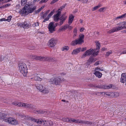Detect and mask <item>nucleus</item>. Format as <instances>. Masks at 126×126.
I'll use <instances>...</instances> for the list:
<instances>
[{
    "label": "nucleus",
    "instance_id": "5",
    "mask_svg": "<svg viewBox=\"0 0 126 126\" xmlns=\"http://www.w3.org/2000/svg\"><path fill=\"white\" fill-rule=\"evenodd\" d=\"M18 66L20 72L24 76H26L28 72V69L25 63L24 62H21L18 63Z\"/></svg>",
    "mask_w": 126,
    "mask_h": 126
},
{
    "label": "nucleus",
    "instance_id": "33",
    "mask_svg": "<svg viewBox=\"0 0 126 126\" xmlns=\"http://www.w3.org/2000/svg\"><path fill=\"white\" fill-rule=\"evenodd\" d=\"M69 118H63L62 120V121L64 122H69Z\"/></svg>",
    "mask_w": 126,
    "mask_h": 126
},
{
    "label": "nucleus",
    "instance_id": "49",
    "mask_svg": "<svg viewBox=\"0 0 126 126\" xmlns=\"http://www.w3.org/2000/svg\"><path fill=\"white\" fill-rule=\"evenodd\" d=\"M119 95V94L117 92H115L114 93V96L115 97H117Z\"/></svg>",
    "mask_w": 126,
    "mask_h": 126
},
{
    "label": "nucleus",
    "instance_id": "9",
    "mask_svg": "<svg viewBox=\"0 0 126 126\" xmlns=\"http://www.w3.org/2000/svg\"><path fill=\"white\" fill-rule=\"evenodd\" d=\"M50 57H42L41 56H34V58L36 60H39L43 61H49Z\"/></svg>",
    "mask_w": 126,
    "mask_h": 126
},
{
    "label": "nucleus",
    "instance_id": "29",
    "mask_svg": "<svg viewBox=\"0 0 126 126\" xmlns=\"http://www.w3.org/2000/svg\"><path fill=\"white\" fill-rule=\"evenodd\" d=\"M112 84H110L108 86L104 85V89H109L111 88Z\"/></svg>",
    "mask_w": 126,
    "mask_h": 126
},
{
    "label": "nucleus",
    "instance_id": "21",
    "mask_svg": "<svg viewBox=\"0 0 126 126\" xmlns=\"http://www.w3.org/2000/svg\"><path fill=\"white\" fill-rule=\"evenodd\" d=\"M65 21L63 20H61L60 21V22L58 23H56L55 24H54V26L55 27V28L58 25L61 26L62 25Z\"/></svg>",
    "mask_w": 126,
    "mask_h": 126
},
{
    "label": "nucleus",
    "instance_id": "24",
    "mask_svg": "<svg viewBox=\"0 0 126 126\" xmlns=\"http://www.w3.org/2000/svg\"><path fill=\"white\" fill-rule=\"evenodd\" d=\"M37 112L38 113L40 114H44L46 112L45 111L42 110H35L34 111V112L35 113H36V112Z\"/></svg>",
    "mask_w": 126,
    "mask_h": 126
},
{
    "label": "nucleus",
    "instance_id": "52",
    "mask_svg": "<svg viewBox=\"0 0 126 126\" xmlns=\"http://www.w3.org/2000/svg\"><path fill=\"white\" fill-rule=\"evenodd\" d=\"M105 8H102L100 9L99 10V11L101 12H104Z\"/></svg>",
    "mask_w": 126,
    "mask_h": 126
},
{
    "label": "nucleus",
    "instance_id": "2",
    "mask_svg": "<svg viewBox=\"0 0 126 126\" xmlns=\"http://www.w3.org/2000/svg\"><path fill=\"white\" fill-rule=\"evenodd\" d=\"M6 115L4 113L0 112V119H3L5 122L12 125H16L18 124L17 120L11 117H5Z\"/></svg>",
    "mask_w": 126,
    "mask_h": 126
},
{
    "label": "nucleus",
    "instance_id": "57",
    "mask_svg": "<svg viewBox=\"0 0 126 126\" xmlns=\"http://www.w3.org/2000/svg\"><path fill=\"white\" fill-rule=\"evenodd\" d=\"M99 62L101 63V62L100 61H97L94 64V65H97L99 64Z\"/></svg>",
    "mask_w": 126,
    "mask_h": 126
},
{
    "label": "nucleus",
    "instance_id": "18",
    "mask_svg": "<svg viewBox=\"0 0 126 126\" xmlns=\"http://www.w3.org/2000/svg\"><path fill=\"white\" fill-rule=\"evenodd\" d=\"M94 74L99 78H101L102 75V74L98 71H95Z\"/></svg>",
    "mask_w": 126,
    "mask_h": 126
},
{
    "label": "nucleus",
    "instance_id": "59",
    "mask_svg": "<svg viewBox=\"0 0 126 126\" xmlns=\"http://www.w3.org/2000/svg\"><path fill=\"white\" fill-rule=\"evenodd\" d=\"M77 28H75L73 32L74 33H77Z\"/></svg>",
    "mask_w": 126,
    "mask_h": 126
},
{
    "label": "nucleus",
    "instance_id": "6",
    "mask_svg": "<svg viewBox=\"0 0 126 126\" xmlns=\"http://www.w3.org/2000/svg\"><path fill=\"white\" fill-rule=\"evenodd\" d=\"M84 36V34H81L79 36V38L78 39H76L72 41L71 43V45L72 46H74L78 44H81L82 43L84 42L83 39Z\"/></svg>",
    "mask_w": 126,
    "mask_h": 126
},
{
    "label": "nucleus",
    "instance_id": "47",
    "mask_svg": "<svg viewBox=\"0 0 126 126\" xmlns=\"http://www.w3.org/2000/svg\"><path fill=\"white\" fill-rule=\"evenodd\" d=\"M12 18V16H9L8 17L6 20L8 22H9L11 20Z\"/></svg>",
    "mask_w": 126,
    "mask_h": 126
},
{
    "label": "nucleus",
    "instance_id": "50",
    "mask_svg": "<svg viewBox=\"0 0 126 126\" xmlns=\"http://www.w3.org/2000/svg\"><path fill=\"white\" fill-rule=\"evenodd\" d=\"M58 0H53L50 2V4H52L57 1Z\"/></svg>",
    "mask_w": 126,
    "mask_h": 126
},
{
    "label": "nucleus",
    "instance_id": "28",
    "mask_svg": "<svg viewBox=\"0 0 126 126\" xmlns=\"http://www.w3.org/2000/svg\"><path fill=\"white\" fill-rule=\"evenodd\" d=\"M22 102L19 103L17 102H15L12 103V104L14 105L18 106L21 107Z\"/></svg>",
    "mask_w": 126,
    "mask_h": 126
},
{
    "label": "nucleus",
    "instance_id": "14",
    "mask_svg": "<svg viewBox=\"0 0 126 126\" xmlns=\"http://www.w3.org/2000/svg\"><path fill=\"white\" fill-rule=\"evenodd\" d=\"M74 18V16H73L72 14L69 16L68 21V23L69 25H70L72 23Z\"/></svg>",
    "mask_w": 126,
    "mask_h": 126
},
{
    "label": "nucleus",
    "instance_id": "1",
    "mask_svg": "<svg viewBox=\"0 0 126 126\" xmlns=\"http://www.w3.org/2000/svg\"><path fill=\"white\" fill-rule=\"evenodd\" d=\"M30 5L26 4L22 10L19 11V13L22 15H27L29 13H32L36 9L35 6L33 8L31 7Z\"/></svg>",
    "mask_w": 126,
    "mask_h": 126
},
{
    "label": "nucleus",
    "instance_id": "45",
    "mask_svg": "<svg viewBox=\"0 0 126 126\" xmlns=\"http://www.w3.org/2000/svg\"><path fill=\"white\" fill-rule=\"evenodd\" d=\"M121 82V83H124L126 81V79H124L122 78H121L120 79Z\"/></svg>",
    "mask_w": 126,
    "mask_h": 126
},
{
    "label": "nucleus",
    "instance_id": "36",
    "mask_svg": "<svg viewBox=\"0 0 126 126\" xmlns=\"http://www.w3.org/2000/svg\"><path fill=\"white\" fill-rule=\"evenodd\" d=\"M7 59L6 56H4L1 55H0V62H1L3 61L4 59L5 58Z\"/></svg>",
    "mask_w": 126,
    "mask_h": 126
},
{
    "label": "nucleus",
    "instance_id": "62",
    "mask_svg": "<svg viewBox=\"0 0 126 126\" xmlns=\"http://www.w3.org/2000/svg\"><path fill=\"white\" fill-rule=\"evenodd\" d=\"M6 20V19H5V18H2L0 19V21H5Z\"/></svg>",
    "mask_w": 126,
    "mask_h": 126
},
{
    "label": "nucleus",
    "instance_id": "48",
    "mask_svg": "<svg viewBox=\"0 0 126 126\" xmlns=\"http://www.w3.org/2000/svg\"><path fill=\"white\" fill-rule=\"evenodd\" d=\"M66 5V4H63L62 6L60 8H59L58 9H60V10H62L63 9L65 8Z\"/></svg>",
    "mask_w": 126,
    "mask_h": 126
},
{
    "label": "nucleus",
    "instance_id": "44",
    "mask_svg": "<svg viewBox=\"0 0 126 126\" xmlns=\"http://www.w3.org/2000/svg\"><path fill=\"white\" fill-rule=\"evenodd\" d=\"M122 78L124 79H126V73H123L121 74V77Z\"/></svg>",
    "mask_w": 126,
    "mask_h": 126
},
{
    "label": "nucleus",
    "instance_id": "19",
    "mask_svg": "<svg viewBox=\"0 0 126 126\" xmlns=\"http://www.w3.org/2000/svg\"><path fill=\"white\" fill-rule=\"evenodd\" d=\"M92 124L91 122L86 121L82 120H80V124L91 125Z\"/></svg>",
    "mask_w": 126,
    "mask_h": 126
},
{
    "label": "nucleus",
    "instance_id": "43",
    "mask_svg": "<svg viewBox=\"0 0 126 126\" xmlns=\"http://www.w3.org/2000/svg\"><path fill=\"white\" fill-rule=\"evenodd\" d=\"M20 118L22 120H24L26 118V116L23 114H22Z\"/></svg>",
    "mask_w": 126,
    "mask_h": 126
},
{
    "label": "nucleus",
    "instance_id": "40",
    "mask_svg": "<svg viewBox=\"0 0 126 126\" xmlns=\"http://www.w3.org/2000/svg\"><path fill=\"white\" fill-rule=\"evenodd\" d=\"M54 10H53L47 16L48 17H49V18H50L52 16L54 12Z\"/></svg>",
    "mask_w": 126,
    "mask_h": 126
},
{
    "label": "nucleus",
    "instance_id": "41",
    "mask_svg": "<svg viewBox=\"0 0 126 126\" xmlns=\"http://www.w3.org/2000/svg\"><path fill=\"white\" fill-rule=\"evenodd\" d=\"M49 62H56L57 60H55L54 58H53L50 57L49 59Z\"/></svg>",
    "mask_w": 126,
    "mask_h": 126
},
{
    "label": "nucleus",
    "instance_id": "32",
    "mask_svg": "<svg viewBox=\"0 0 126 126\" xmlns=\"http://www.w3.org/2000/svg\"><path fill=\"white\" fill-rule=\"evenodd\" d=\"M67 29L66 24L64 26L61 27L59 29V30L61 31H63Z\"/></svg>",
    "mask_w": 126,
    "mask_h": 126
},
{
    "label": "nucleus",
    "instance_id": "54",
    "mask_svg": "<svg viewBox=\"0 0 126 126\" xmlns=\"http://www.w3.org/2000/svg\"><path fill=\"white\" fill-rule=\"evenodd\" d=\"M111 94V93L109 92H106V95L108 96H110Z\"/></svg>",
    "mask_w": 126,
    "mask_h": 126
},
{
    "label": "nucleus",
    "instance_id": "3",
    "mask_svg": "<svg viewBox=\"0 0 126 126\" xmlns=\"http://www.w3.org/2000/svg\"><path fill=\"white\" fill-rule=\"evenodd\" d=\"M31 120L36 123L38 124H41V125L45 126H49L53 125L52 122L50 121H46L42 119H36L33 118H31Z\"/></svg>",
    "mask_w": 126,
    "mask_h": 126
},
{
    "label": "nucleus",
    "instance_id": "63",
    "mask_svg": "<svg viewBox=\"0 0 126 126\" xmlns=\"http://www.w3.org/2000/svg\"><path fill=\"white\" fill-rule=\"evenodd\" d=\"M112 87H111V88L113 89H115L116 88V86L112 84Z\"/></svg>",
    "mask_w": 126,
    "mask_h": 126
},
{
    "label": "nucleus",
    "instance_id": "13",
    "mask_svg": "<svg viewBox=\"0 0 126 126\" xmlns=\"http://www.w3.org/2000/svg\"><path fill=\"white\" fill-rule=\"evenodd\" d=\"M80 120L75 119L73 118H69V122L71 123H76L80 124Z\"/></svg>",
    "mask_w": 126,
    "mask_h": 126
},
{
    "label": "nucleus",
    "instance_id": "46",
    "mask_svg": "<svg viewBox=\"0 0 126 126\" xmlns=\"http://www.w3.org/2000/svg\"><path fill=\"white\" fill-rule=\"evenodd\" d=\"M70 25H69V24H66V26L67 27V29L68 28L70 30H71L72 29L73 27L71 26H69Z\"/></svg>",
    "mask_w": 126,
    "mask_h": 126
},
{
    "label": "nucleus",
    "instance_id": "27",
    "mask_svg": "<svg viewBox=\"0 0 126 126\" xmlns=\"http://www.w3.org/2000/svg\"><path fill=\"white\" fill-rule=\"evenodd\" d=\"M96 43V49L99 50L100 47V44L99 42H95Z\"/></svg>",
    "mask_w": 126,
    "mask_h": 126
},
{
    "label": "nucleus",
    "instance_id": "35",
    "mask_svg": "<svg viewBox=\"0 0 126 126\" xmlns=\"http://www.w3.org/2000/svg\"><path fill=\"white\" fill-rule=\"evenodd\" d=\"M112 51L110 50L107 52H106L105 57H108L110 54L112 53Z\"/></svg>",
    "mask_w": 126,
    "mask_h": 126
},
{
    "label": "nucleus",
    "instance_id": "38",
    "mask_svg": "<svg viewBox=\"0 0 126 126\" xmlns=\"http://www.w3.org/2000/svg\"><path fill=\"white\" fill-rule=\"evenodd\" d=\"M27 0H21V5L22 6H24L27 2Z\"/></svg>",
    "mask_w": 126,
    "mask_h": 126
},
{
    "label": "nucleus",
    "instance_id": "12",
    "mask_svg": "<svg viewBox=\"0 0 126 126\" xmlns=\"http://www.w3.org/2000/svg\"><path fill=\"white\" fill-rule=\"evenodd\" d=\"M94 50L93 49H90L87 50L82 55V57H85L87 56H90L93 54Z\"/></svg>",
    "mask_w": 126,
    "mask_h": 126
},
{
    "label": "nucleus",
    "instance_id": "23",
    "mask_svg": "<svg viewBox=\"0 0 126 126\" xmlns=\"http://www.w3.org/2000/svg\"><path fill=\"white\" fill-rule=\"evenodd\" d=\"M30 104L22 103L21 107H24L26 108H29Z\"/></svg>",
    "mask_w": 126,
    "mask_h": 126
},
{
    "label": "nucleus",
    "instance_id": "8",
    "mask_svg": "<svg viewBox=\"0 0 126 126\" xmlns=\"http://www.w3.org/2000/svg\"><path fill=\"white\" fill-rule=\"evenodd\" d=\"M62 79H61V78L59 77H56L54 78H52L51 79V81L53 84L55 85H59L61 83Z\"/></svg>",
    "mask_w": 126,
    "mask_h": 126
},
{
    "label": "nucleus",
    "instance_id": "20",
    "mask_svg": "<svg viewBox=\"0 0 126 126\" xmlns=\"http://www.w3.org/2000/svg\"><path fill=\"white\" fill-rule=\"evenodd\" d=\"M36 87L37 89L41 92L42 91V89H43L44 88L43 86L40 84H38L36 86Z\"/></svg>",
    "mask_w": 126,
    "mask_h": 126
},
{
    "label": "nucleus",
    "instance_id": "31",
    "mask_svg": "<svg viewBox=\"0 0 126 126\" xmlns=\"http://www.w3.org/2000/svg\"><path fill=\"white\" fill-rule=\"evenodd\" d=\"M29 109H32V110H34V109H36V106L34 105L30 104Z\"/></svg>",
    "mask_w": 126,
    "mask_h": 126
},
{
    "label": "nucleus",
    "instance_id": "58",
    "mask_svg": "<svg viewBox=\"0 0 126 126\" xmlns=\"http://www.w3.org/2000/svg\"><path fill=\"white\" fill-rule=\"evenodd\" d=\"M100 94V92H94V94H95L96 95H98V96H100V94Z\"/></svg>",
    "mask_w": 126,
    "mask_h": 126
},
{
    "label": "nucleus",
    "instance_id": "4",
    "mask_svg": "<svg viewBox=\"0 0 126 126\" xmlns=\"http://www.w3.org/2000/svg\"><path fill=\"white\" fill-rule=\"evenodd\" d=\"M61 12L60 9H58L57 13L54 15L53 16L54 20L55 22H57L59 20L60 21L63 20L65 21L67 18V16H65L66 13H65L62 15L60 17V16L61 14Z\"/></svg>",
    "mask_w": 126,
    "mask_h": 126
},
{
    "label": "nucleus",
    "instance_id": "16",
    "mask_svg": "<svg viewBox=\"0 0 126 126\" xmlns=\"http://www.w3.org/2000/svg\"><path fill=\"white\" fill-rule=\"evenodd\" d=\"M23 28L24 29L28 28L31 26L30 23H28L26 21H25L23 23Z\"/></svg>",
    "mask_w": 126,
    "mask_h": 126
},
{
    "label": "nucleus",
    "instance_id": "60",
    "mask_svg": "<svg viewBox=\"0 0 126 126\" xmlns=\"http://www.w3.org/2000/svg\"><path fill=\"white\" fill-rule=\"evenodd\" d=\"M100 95L101 94H103L104 95H106V92H100Z\"/></svg>",
    "mask_w": 126,
    "mask_h": 126
},
{
    "label": "nucleus",
    "instance_id": "42",
    "mask_svg": "<svg viewBox=\"0 0 126 126\" xmlns=\"http://www.w3.org/2000/svg\"><path fill=\"white\" fill-rule=\"evenodd\" d=\"M101 7V5H98L94 7L93 9L92 10L93 11H94L97 9H98V8H99V7Z\"/></svg>",
    "mask_w": 126,
    "mask_h": 126
},
{
    "label": "nucleus",
    "instance_id": "53",
    "mask_svg": "<svg viewBox=\"0 0 126 126\" xmlns=\"http://www.w3.org/2000/svg\"><path fill=\"white\" fill-rule=\"evenodd\" d=\"M49 17H47L45 18L44 20L43 21V22H45L46 21H48L49 20Z\"/></svg>",
    "mask_w": 126,
    "mask_h": 126
},
{
    "label": "nucleus",
    "instance_id": "25",
    "mask_svg": "<svg viewBox=\"0 0 126 126\" xmlns=\"http://www.w3.org/2000/svg\"><path fill=\"white\" fill-rule=\"evenodd\" d=\"M94 51L92 55L93 56H97L98 53L99 51V50L96 49L94 50Z\"/></svg>",
    "mask_w": 126,
    "mask_h": 126
},
{
    "label": "nucleus",
    "instance_id": "56",
    "mask_svg": "<svg viewBox=\"0 0 126 126\" xmlns=\"http://www.w3.org/2000/svg\"><path fill=\"white\" fill-rule=\"evenodd\" d=\"M88 0H82V2L83 3H86L87 2Z\"/></svg>",
    "mask_w": 126,
    "mask_h": 126
},
{
    "label": "nucleus",
    "instance_id": "64",
    "mask_svg": "<svg viewBox=\"0 0 126 126\" xmlns=\"http://www.w3.org/2000/svg\"><path fill=\"white\" fill-rule=\"evenodd\" d=\"M121 16H122V18H123L125 17L126 16V13L125 14L121 15Z\"/></svg>",
    "mask_w": 126,
    "mask_h": 126
},
{
    "label": "nucleus",
    "instance_id": "10",
    "mask_svg": "<svg viewBox=\"0 0 126 126\" xmlns=\"http://www.w3.org/2000/svg\"><path fill=\"white\" fill-rule=\"evenodd\" d=\"M122 29H123L122 26H117L109 30V31H108L107 32L110 34L117 31H118Z\"/></svg>",
    "mask_w": 126,
    "mask_h": 126
},
{
    "label": "nucleus",
    "instance_id": "39",
    "mask_svg": "<svg viewBox=\"0 0 126 126\" xmlns=\"http://www.w3.org/2000/svg\"><path fill=\"white\" fill-rule=\"evenodd\" d=\"M39 22H35L32 24V26L33 27H37L39 26Z\"/></svg>",
    "mask_w": 126,
    "mask_h": 126
},
{
    "label": "nucleus",
    "instance_id": "51",
    "mask_svg": "<svg viewBox=\"0 0 126 126\" xmlns=\"http://www.w3.org/2000/svg\"><path fill=\"white\" fill-rule=\"evenodd\" d=\"M47 0H41L40 2L39 3L41 4L43 3H46L47 1Z\"/></svg>",
    "mask_w": 126,
    "mask_h": 126
},
{
    "label": "nucleus",
    "instance_id": "7",
    "mask_svg": "<svg viewBox=\"0 0 126 126\" xmlns=\"http://www.w3.org/2000/svg\"><path fill=\"white\" fill-rule=\"evenodd\" d=\"M57 43V40L54 38H52L49 40L48 45L51 47H54Z\"/></svg>",
    "mask_w": 126,
    "mask_h": 126
},
{
    "label": "nucleus",
    "instance_id": "30",
    "mask_svg": "<svg viewBox=\"0 0 126 126\" xmlns=\"http://www.w3.org/2000/svg\"><path fill=\"white\" fill-rule=\"evenodd\" d=\"M50 11V10H47L44 14H43L42 16L43 18H45L48 14Z\"/></svg>",
    "mask_w": 126,
    "mask_h": 126
},
{
    "label": "nucleus",
    "instance_id": "55",
    "mask_svg": "<svg viewBox=\"0 0 126 126\" xmlns=\"http://www.w3.org/2000/svg\"><path fill=\"white\" fill-rule=\"evenodd\" d=\"M23 23H19L18 24V26H19L20 27H23Z\"/></svg>",
    "mask_w": 126,
    "mask_h": 126
},
{
    "label": "nucleus",
    "instance_id": "61",
    "mask_svg": "<svg viewBox=\"0 0 126 126\" xmlns=\"http://www.w3.org/2000/svg\"><path fill=\"white\" fill-rule=\"evenodd\" d=\"M84 30V28H82L80 29L79 31L80 32H83Z\"/></svg>",
    "mask_w": 126,
    "mask_h": 126
},
{
    "label": "nucleus",
    "instance_id": "26",
    "mask_svg": "<svg viewBox=\"0 0 126 126\" xmlns=\"http://www.w3.org/2000/svg\"><path fill=\"white\" fill-rule=\"evenodd\" d=\"M42 90V91L41 92L43 93L47 94L49 92V91L45 87H44Z\"/></svg>",
    "mask_w": 126,
    "mask_h": 126
},
{
    "label": "nucleus",
    "instance_id": "11",
    "mask_svg": "<svg viewBox=\"0 0 126 126\" xmlns=\"http://www.w3.org/2000/svg\"><path fill=\"white\" fill-rule=\"evenodd\" d=\"M48 28L49 31L51 33H53L55 31V27L54 26L53 22H51L49 24L48 26Z\"/></svg>",
    "mask_w": 126,
    "mask_h": 126
},
{
    "label": "nucleus",
    "instance_id": "34",
    "mask_svg": "<svg viewBox=\"0 0 126 126\" xmlns=\"http://www.w3.org/2000/svg\"><path fill=\"white\" fill-rule=\"evenodd\" d=\"M95 87L97 88L100 89H104V85H98L95 86Z\"/></svg>",
    "mask_w": 126,
    "mask_h": 126
},
{
    "label": "nucleus",
    "instance_id": "22",
    "mask_svg": "<svg viewBox=\"0 0 126 126\" xmlns=\"http://www.w3.org/2000/svg\"><path fill=\"white\" fill-rule=\"evenodd\" d=\"M31 79H33L35 81H41L43 79L42 78H40L38 76H35L33 78H31Z\"/></svg>",
    "mask_w": 126,
    "mask_h": 126
},
{
    "label": "nucleus",
    "instance_id": "17",
    "mask_svg": "<svg viewBox=\"0 0 126 126\" xmlns=\"http://www.w3.org/2000/svg\"><path fill=\"white\" fill-rule=\"evenodd\" d=\"M81 49L80 47L77 48L73 50L71 54L72 55L77 54L80 52V50Z\"/></svg>",
    "mask_w": 126,
    "mask_h": 126
},
{
    "label": "nucleus",
    "instance_id": "37",
    "mask_svg": "<svg viewBox=\"0 0 126 126\" xmlns=\"http://www.w3.org/2000/svg\"><path fill=\"white\" fill-rule=\"evenodd\" d=\"M69 49V47L68 46H65L62 48V51H63L65 50L67 51Z\"/></svg>",
    "mask_w": 126,
    "mask_h": 126
},
{
    "label": "nucleus",
    "instance_id": "15",
    "mask_svg": "<svg viewBox=\"0 0 126 126\" xmlns=\"http://www.w3.org/2000/svg\"><path fill=\"white\" fill-rule=\"evenodd\" d=\"M95 61V59H94L93 57L90 56L88 61V62H87V64L89 65L90 64L92 63L93 62H94Z\"/></svg>",
    "mask_w": 126,
    "mask_h": 126
}]
</instances>
